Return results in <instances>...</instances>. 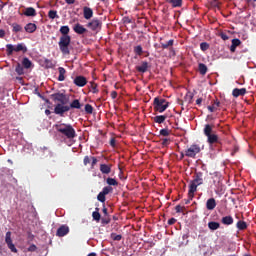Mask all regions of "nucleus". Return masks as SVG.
I'll return each instance as SVG.
<instances>
[{"mask_svg":"<svg viewBox=\"0 0 256 256\" xmlns=\"http://www.w3.org/2000/svg\"><path fill=\"white\" fill-rule=\"evenodd\" d=\"M111 97H112V99H117V92L116 91H112L111 92Z\"/></svg>","mask_w":256,"mask_h":256,"instance_id":"69168bd1","label":"nucleus"},{"mask_svg":"<svg viewBox=\"0 0 256 256\" xmlns=\"http://www.w3.org/2000/svg\"><path fill=\"white\" fill-rule=\"evenodd\" d=\"M215 109H217L215 106H208V111H210V113H213L215 111Z\"/></svg>","mask_w":256,"mask_h":256,"instance_id":"e2e57ef3","label":"nucleus"},{"mask_svg":"<svg viewBox=\"0 0 256 256\" xmlns=\"http://www.w3.org/2000/svg\"><path fill=\"white\" fill-rule=\"evenodd\" d=\"M14 33H19L20 31H23V27L17 23L12 24Z\"/></svg>","mask_w":256,"mask_h":256,"instance_id":"58836bf2","label":"nucleus"},{"mask_svg":"<svg viewBox=\"0 0 256 256\" xmlns=\"http://www.w3.org/2000/svg\"><path fill=\"white\" fill-rule=\"evenodd\" d=\"M28 251H30L31 253L37 251V246L35 244L30 245Z\"/></svg>","mask_w":256,"mask_h":256,"instance_id":"864d4df0","label":"nucleus"},{"mask_svg":"<svg viewBox=\"0 0 256 256\" xmlns=\"http://www.w3.org/2000/svg\"><path fill=\"white\" fill-rule=\"evenodd\" d=\"M169 143H171V139L163 138L161 145H162V147H169Z\"/></svg>","mask_w":256,"mask_h":256,"instance_id":"c03bdc74","label":"nucleus"},{"mask_svg":"<svg viewBox=\"0 0 256 256\" xmlns=\"http://www.w3.org/2000/svg\"><path fill=\"white\" fill-rule=\"evenodd\" d=\"M208 227L211 231H217V229L221 227V224H219V222L211 221L208 223Z\"/></svg>","mask_w":256,"mask_h":256,"instance_id":"c85d7f7f","label":"nucleus"},{"mask_svg":"<svg viewBox=\"0 0 256 256\" xmlns=\"http://www.w3.org/2000/svg\"><path fill=\"white\" fill-rule=\"evenodd\" d=\"M44 64L46 69H53V67H55L53 60H50V59H45Z\"/></svg>","mask_w":256,"mask_h":256,"instance_id":"f704fd0d","label":"nucleus"},{"mask_svg":"<svg viewBox=\"0 0 256 256\" xmlns=\"http://www.w3.org/2000/svg\"><path fill=\"white\" fill-rule=\"evenodd\" d=\"M58 131L63 139H69V141H73L77 137L75 129H59Z\"/></svg>","mask_w":256,"mask_h":256,"instance_id":"0eeeda50","label":"nucleus"},{"mask_svg":"<svg viewBox=\"0 0 256 256\" xmlns=\"http://www.w3.org/2000/svg\"><path fill=\"white\" fill-rule=\"evenodd\" d=\"M98 201H100V203H105L106 198H105V194H103L102 192H100L97 196Z\"/></svg>","mask_w":256,"mask_h":256,"instance_id":"a18cd8bd","label":"nucleus"},{"mask_svg":"<svg viewBox=\"0 0 256 256\" xmlns=\"http://www.w3.org/2000/svg\"><path fill=\"white\" fill-rule=\"evenodd\" d=\"M58 73H59L58 81H64L65 75H67V70H65V68H63V67H59Z\"/></svg>","mask_w":256,"mask_h":256,"instance_id":"b1692460","label":"nucleus"},{"mask_svg":"<svg viewBox=\"0 0 256 256\" xmlns=\"http://www.w3.org/2000/svg\"><path fill=\"white\" fill-rule=\"evenodd\" d=\"M84 109L85 113H87L88 115L93 114V106L91 104H86Z\"/></svg>","mask_w":256,"mask_h":256,"instance_id":"a19ab883","label":"nucleus"},{"mask_svg":"<svg viewBox=\"0 0 256 256\" xmlns=\"http://www.w3.org/2000/svg\"><path fill=\"white\" fill-rule=\"evenodd\" d=\"M201 153V146L199 144H192L185 150V155L190 159H195Z\"/></svg>","mask_w":256,"mask_h":256,"instance_id":"39448f33","label":"nucleus"},{"mask_svg":"<svg viewBox=\"0 0 256 256\" xmlns=\"http://www.w3.org/2000/svg\"><path fill=\"white\" fill-rule=\"evenodd\" d=\"M233 47H239V45H241V40H239L238 38L232 39V44Z\"/></svg>","mask_w":256,"mask_h":256,"instance_id":"49530a36","label":"nucleus"},{"mask_svg":"<svg viewBox=\"0 0 256 256\" xmlns=\"http://www.w3.org/2000/svg\"><path fill=\"white\" fill-rule=\"evenodd\" d=\"M215 207H217V201L215 200V198H210L206 201V209L208 211H213Z\"/></svg>","mask_w":256,"mask_h":256,"instance_id":"f3484780","label":"nucleus"},{"mask_svg":"<svg viewBox=\"0 0 256 256\" xmlns=\"http://www.w3.org/2000/svg\"><path fill=\"white\" fill-rule=\"evenodd\" d=\"M70 31L71 29L69 26L60 27V33L62 36L60 37L58 46L62 55H71V37L69 35Z\"/></svg>","mask_w":256,"mask_h":256,"instance_id":"f257e3e1","label":"nucleus"},{"mask_svg":"<svg viewBox=\"0 0 256 256\" xmlns=\"http://www.w3.org/2000/svg\"><path fill=\"white\" fill-rule=\"evenodd\" d=\"M48 17L49 19H59V14H57V10H49Z\"/></svg>","mask_w":256,"mask_h":256,"instance_id":"473e14b6","label":"nucleus"},{"mask_svg":"<svg viewBox=\"0 0 256 256\" xmlns=\"http://www.w3.org/2000/svg\"><path fill=\"white\" fill-rule=\"evenodd\" d=\"M97 83L95 82H90L89 89L92 90V93H99V89L97 88Z\"/></svg>","mask_w":256,"mask_h":256,"instance_id":"4c0bfd02","label":"nucleus"},{"mask_svg":"<svg viewBox=\"0 0 256 256\" xmlns=\"http://www.w3.org/2000/svg\"><path fill=\"white\" fill-rule=\"evenodd\" d=\"M111 239H113V241H121V239H123V236H121L120 234H111Z\"/></svg>","mask_w":256,"mask_h":256,"instance_id":"09e8293b","label":"nucleus"},{"mask_svg":"<svg viewBox=\"0 0 256 256\" xmlns=\"http://www.w3.org/2000/svg\"><path fill=\"white\" fill-rule=\"evenodd\" d=\"M154 111L163 113L169 107V102L164 98L155 97L153 101Z\"/></svg>","mask_w":256,"mask_h":256,"instance_id":"7ed1b4c3","label":"nucleus"},{"mask_svg":"<svg viewBox=\"0 0 256 256\" xmlns=\"http://www.w3.org/2000/svg\"><path fill=\"white\" fill-rule=\"evenodd\" d=\"M203 172H195L193 180L190 181L188 197L193 199L195 197V193L197 191V187L203 185L204 182Z\"/></svg>","mask_w":256,"mask_h":256,"instance_id":"f03ea898","label":"nucleus"},{"mask_svg":"<svg viewBox=\"0 0 256 256\" xmlns=\"http://www.w3.org/2000/svg\"><path fill=\"white\" fill-rule=\"evenodd\" d=\"M176 213H184L185 212V206L177 205L175 207Z\"/></svg>","mask_w":256,"mask_h":256,"instance_id":"de8ad7c7","label":"nucleus"},{"mask_svg":"<svg viewBox=\"0 0 256 256\" xmlns=\"http://www.w3.org/2000/svg\"><path fill=\"white\" fill-rule=\"evenodd\" d=\"M70 109H81V107H83V105L81 104V102H79V100L75 99L72 101V103H70Z\"/></svg>","mask_w":256,"mask_h":256,"instance_id":"bb28decb","label":"nucleus"},{"mask_svg":"<svg viewBox=\"0 0 256 256\" xmlns=\"http://www.w3.org/2000/svg\"><path fill=\"white\" fill-rule=\"evenodd\" d=\"M5 37V30L0 29V39H3Z\"/></svg>","mask_w":256,"mask_h":256,"instance_id":"0e129e2a","label":"nucleus"},{"mask_svg":"<svg viewBox=\"0 0 256 256\" xmlns=\"http://www.w3.org/2000/svg\"><path fill=\"white\" fill-rule=\"evenodd\" d=\"M60 129H73V127L71 125L62 124L60 125Z\"/></svg>","mask_w":256,"mask_h":256,"instance_id":"13d9d810","label":"nucleus"},{"mask_svg":"<svg viewBox=\"0 0 256 256\" xmlns=\"http://www.w3.org/2000/svg\"><path fill=\"white\" fill-rule=\"evenodd\" d=\"M191 201H193V198L188 196V199H185L184 203H185V205H189V203H191Z\"/></svg>","mask_w":256,"mask_h":256,"instance_id":"052dcab7","label":"nucleus"},{"mask_svg":"<svg viewBox=\"0 0 256 256\" xmlns=\"http://www.w3.org/2000/svg\"><path fill=\"white\" fill-rule=\"evenodd\" d=\"M6 51L7 55H13V51L16 53H19V51H22L23 53H27V46L24 44H17V46H13V44H7L6 45Z\"/></svg>","mask_w":256,"mask_h":256,"instance_id":"423d86ee","label":"nucleus"},{"mask_svg":"<svg viewBox=\"0 0 256 256\" xmlns=\"http://www.w3.org/2000/svg\"><path fill=\"white\" fill-rule=\"evenodd\" d=\"M22 67H23L24 69H32V67H33V62H31V60H29V58L24 57V58L22 59Z\"/></svg>","mask_w":256,"mask_h":256,"instance_id":"412c9836","label":"nucleus"},{"mask_svg":"<svg viewBox=\"0 0 256 256\" xmlns=\"http://www.w3.org/2000/svg\"><path fill=\"white\" fill-rule=\"evenodd\" d=\"M134 53L139 56L143 55V47L141 45L134 47Z\"/></svg>","mask_w":256,"mask_h":256,"instance_id":"ea45409f","label":"nucleus"},{"mask_svg":"<svg viewBox=\"0 0 256 256\" xmlns=\"http://www.w3.org/2000/svg\"><path fill=\"white\" fill-rule=\"evenodd\" d=\"M237 229H239V231H244V229H247V222L245 221H238L236 224Z\"/></svg>","mask_w":256,"mask_h":256,"instance_id":"7c9ffc66","label":"nucleus"},{"mask_svg":"<svg viewBox=\"0 0 256 256\" xmlns=\"http://www.w3.org/2000/svg\"><path fill=\"white\" fill-rule=\"evenodd\" d=\"M221 223L223 225H233V218L231 216H225L222 218Z\"/></svg>","mask_w":256,"mask_h":256,"instance_id":"c756f323","label":"nucleus"},{"mask_svg":"<svg viewBox=\"0 0 256 256\" xmlns=\"http://www.w3.org/2000/svg\"><path fill=\"white\" fill-rule=\"evenodd\" d=\"M91 169H94V167L97 165V159L94 156H91Z\"/></svg>","mask_w":256,"mask_h":256,"instance_id":"603ef678","label":"nucleus"},{"mask_svg":"<svg viewBox=\"0 0 256 256\" xmlns=\"http://www.w3.org/2000/svg\"><path fill=\"white\" fill-rule=\"evenodd\" d=\"M220 105H221V102L219 100H215L212 106H214V108L217 109V107H219Z\"/></svg>","mask_w":256,"mask_h":256,"instance_id":"bf43d9fd","label":"nucleus"},{"mask_svg":"<svg viewBox=\"0 0 256 256\" xmlns=\"http://www.w3.org/2000/svg\"><path fill=\"white\" fill-rule=\"evenodd\" d=\"M124 23H127V24L131 23L130 18L129 17H125L124 18Z\"/></svg>","mask_w":256,"mask_h":256,"instance_id":"774afa93","label":"nucleus"},{"mask_svg":"<svg viewBox=\"0 0 256 256\" xmlns=\"http://www.w3.org/2000/svg\"><path fill=\"white\" fill-rule=\"evenodd\" d=\"M103 26V22L101 20L94 18L92 21L87 23L88 29H91V31L99 32L101 31V27Z\"/></svg>","mask_w":256,"mask_h":256,"instance_id":"1a4fd4ad","label":"nucleus"},{"mask_svg":"<svg viewBox=\"0 0 256 256\" xmlns=\"http://www.w3.org/2000/svg\"><path fill=\"white\" fill-rule=\"evenodd\" d=\"M24 29L26 33H35V31H37V25L35 23H28Z\"/></svg>","mask_w":256,"mask_h":256,"instance_id":"aec40b11","label":"nucleus"},{"mask_svg":"<svg viewBox=\"0 0 256 256\" xmlns=\"http://www.w3.org/2000/svg\"><path fill=\"white\" fill-rule=\"evenodd\" d=\"M15 72L17 73V75H25V68L23 67V65H21V63L18 62L16 64Z\"/></svg>","mask_w":256,"mask_h":256,"instance_id":"393cba45","label":"nucleus"},{"mask_svg":"<svg viewBox=\"0 0 256 256\" xmlns=\"http://www.w3.org/2000/svg\"><path fill=\"white\" fill-rule=\"evenodd\" d=\"M101 193L103 194V195H109V193H113V187H111V186H105L103 189H102V191H101Z\"/></svg>","mask_w":256,"mask_h":256,"instance_id":"c9c22d12","label":"nucleus"},{"mask_svg":"<svg viewBox=\"0 0 256 256\" xmlns=\"http://www.w3.org/2000/svg\"><path fill=\"white\" fill-rule=\"evenodd\" d=\"M200 75H207V65L200 63L198 66Z\"/></svg>","mask_w":256,"mask_h":256,"instance_id":"2f4dec72","label":"nucleus"},{"mask_svg":"<svg viewBox=\"0 0 256 256\" xmlns=\"http://www.w3.org/2000/svg\"><path fill=\"white\" fill-rule=\"evenodd\" d=\"M106 183L107 185H109V187H117L119 185V182H117L115 178H111V177H108L106 179Z\"/></svg>","mask_w":256,"mask_h":256,"instance_id":"a878e982","label":"nucleus"},{"mask_svg":"<svg viewBox=\"0 0 256 256\" xmlns=\"http://www.w3.org/2000/svg\"><path fill=\"white\" fill-rule=\"evenodd\" d=\"M169 3L172 7H181V5H183V0H170Z\"/></svg>","mask_w":256,"mask_h":256,"instance_id":"e433bc0d","label":"nucleus"},{"mask_svg":"<svg viewBox=\"0 0 256 256\" xmlns=\"http://www.w3.org/2000/svg\"><path fill=\"white\" fill-rule=\"evenodd\" d=\"M73 83L76 87H85V85H87V78L82 75L76 76Z\"/></svg>","mask_w":256,"mask_h":256,"instance_id":"f8f14e48","label":"nucleus"},{"mask_svg":"<svg viewBox=\"0 0 256 256\" xmlns=\"http://www.w3.org/2000/svg\"><path fill=\"white\" fill-rule=\"evenodd\" d=\"M74 33H77V35H84V33H87V28L83 27L80 23H77L73 27Z\"/></svg>","mask_w":256,"mask_h":256,"instance_id":"4468645a","label":"nucleus"},{"mask_svg":"<svg viewBox=\"0 0 256 256\" xmlns=\"http://www.w3.org/2000/svg\"><path fill=\"white\" fill-rule=\"evenodd\" d=\"M92 218L94 221H97V223L101 221V213H99V208H95V211L92 213Z\"/></svg>","mask_w":256,"mask_h":256,"instance_id":"cd10ccee","label":"nucleus"},{"mask_svg":"<svg viewBox=\"0 0 256 256\" xmlns=\"http://www.w3.org/2000/svg\"><path fill=\"white\" fill-rule=\"evenodd\" d=\"M100 171L104 175H109V173H111V166H109L107 164H101L100 165Z\"/></svg>","mask_w":256,"mask_h":256,"instance_id":"5701e85b","label":"nucleus"},{"mask_svg":"<svg viewBox=\"0 0 256 256\" xmlns=\"http://www.w3.org/2000/svg\"><path fill=\"white\" fill-rule=\"evenodd\" d=\"M160 135H162V137H169V135H171V130H169V129H161L160 130Z\"/></svg>","mask_w":256,"mask_h":256,"instance_id":"79ce46f5","label":"nucleus"},{"mask_svg":"<svg viewBox=\"0 0 256 256\" xmlns=\"http://www.w3.org/2000/svg\"><path fill=\"white\" fill-rule=\"evenodd\" d=\"M204 135L207 137V143H209V145L219 143V135H217L213 129H204Z\"/></svg>","mask_w":256,"mask_h":256,"instance_id":"20e7f679","label":"nucleus"},{"mask_svg":"<svg viewBox=\"0 0 256 256\" xmlns=\"http://www.w3.org/2000/svg\"><path fill=\"white\" fill-rule=\"evenodd\" d=\"M65 235H69V226L62 225L57 229L56 236L65 237Z\"/></svg>","mask_w":256,"mask_h":256,"instance_id":"ddd939ff","label":"nucleus"},{"mask_svg":"<svg viewBox=\"0 0 256 256\" xmlns=\"http://www.w3.org/2000/svg\"><path fill=\"white\" fill-rule=\"evenodd\" d=\"M89 163H91V157L85 156V157H84V160H83V164H84L85 166H87V165H89Z\"/></svg>","mask_w":256,"mask_h":256,"instance_id":"3c124183","label":"nucleus"},{"mask_svg":"<svg viewBox=\"0 0 256 256\" xmlns=\"http://www.w3.org/2000/svg\"><path fill=\"white\" fill-rule=\"evenodd\" d=\"M184 100L187 101L188 103H191V101H193V94L192 93H188L185 95Z\"/></svg>","mask_w":256,"mask_h":256,"instance_id":"8fccbe9b","label":"nucleus"},{"mask_svg":"<svg viewBox=\"0 0 256 256\" xmlns=\"http://www.w3.org/2000/svg\"><path fill=\"white\" fill-rule=\"evenodd\" d=\"M71 107L65 105V104H57L54 108V113L56 115H60L63 117L64 113H67V111H70Z\"/></svg>","mask_w":256,"mask_h":256,"instance_id":"9b49d317","label":"nucleus"},{"mask_svg":"<svg viewBox=\"0 0 256 256\" xmlns=\"http://www.w3.org/2000/svg\"><path fill=\"white\" fill-rule=\"evenodd\" d=\"M111 223V219L102 218V225H109Z\"/></svg>","mask_w":256,"mask_h":256,"instance_id":"4d7b16f0","label":"nucleus"},{"mask_svg":"<svg viewBox=\"0 0 256 256\" xmlns=\"http://www.w3.org/2000/svg\"><path fill=\"white\" fill-rule=\"evenodd\" d=\"M165 119H167L166 115H159V116L154 117L155 123H159V124L164 123Z\"/></svg>","mask_w":256,"mask_h":256,"instance_id":"72a5a7b5","label":"nucleus"},{"mask_svg":"<svg viewBox=\"0 0 256 256\" xmlns=\"http://www.w3.org/2000/svg\"><path fill=\"white\" fill-rule=\"evenodd\" d=\"M247 93V89L246 88H235L233 91H232V95L233 97H243V95H245Z\"/></svg>","mask_w":256,"mask_h":256,"instance_id":"6ab92c4d","label":"nucleus"},{"mask_svg":"<svg viewBox=\"0 0 256 256\" xmlns=\"http://www.w3.org/2000/svg\"><path fill=\"white\" fill-rule=\"evenodd\" d=\"M174 44H175V40L173 39H170L166 43H163V42L160 43L162 49H173Z\"/></svg>","mask_w":256,"mask_h":256,"instance_id":"4be33fe9","label":"nucleus"},{"mask_svg":"<svg viewBox=\"0 0 256 256\" xmlns=\"http://www.w3.org/2000/svg\"><path fill=\"white\" fill-rule=\"evenodd\" d=\"M200 49H201V51H207V50H209V43H207V42H202V43L200 44Z\"/></svg>","mask_w":256,"mask_h":256,"instance_id":"37998d69","label":"nucleus"},{"mask_svg":"<svg viewBox=\"0 0 256 256\" xmlns=\"http://www.w3.org/2000/svg\"><path fill=\"white\" fill-rule=\"evenodd\" d=\"M149 69V62L143 61L140 66H136V71L138 73H147Z\"/></svg>","mask_w":256,"mask_h":256,"instance_id":"2eb2a0df","label":"nucleus"},{"mask_svg":"<svg viewBox=\"0 0 256 256\" xmlns=\"http://www.w3.org/2000/svg\"><path fill=\"white\" fill-rule=\"evenodd\" d=\"M83 17H84V19L89 21V19H91L93 17V9L85 6L83 8Z\"/></svg>","mask_w":256,"mask_h":256,"instance_id":"dca6fc26","label":"nucleus"},{"mask_svg":"<svg viewBox=\"0 0 256 256\" xmlns=\"http://www.w3.org/2000/svg\"><path fill=\"white\" fill-rule=\"evenodd\" d=\"M23 15H25V17H37V10L33 7H28L23 12Z\"/></svg>","mask_w":256,"mask_h":256,"instance_id":"a211bd4d","label":"nucleus"},{"mask_svg":"<svg viewBox=\"0 0 256 256\" xmlns=\"http://www.w3.org/2000/svg\"><path fill=\"white\" fill-rule=\"evenodd\" d=\"M176 223H177V219H175V218H170L168 220V225H175Z\"/></svg>","mask_w":256,"mask_h":256,"instance_id":"6e6d98bb","label":"nucleus"},{"mask_svg":"<svg viewBox=\"0 0 256 256\" xmlns=\"http://www.w3.org/2000/svg\"><path fill=\"white\" fill-rule=\"evenodd\" d=\"M11 235H12L11 231L6 232L5 243L8 249L12 251V253H17V248L15 247V244H13V239H11Z\"/></svg>","mask_w":256,"mask_h":256,"instance_id":"9d476101","label":"nucleus"},{"mask_svg":"<svg viewBox=\"0 0 256 256\" xmlns=\"http://www.w3.org/2000/svg\"><path fill=\"white\" fill-rule=\"evenodd\" d=\"M220 37H221V39H222L223 41L229 40V36H228L226 33H221V34H220Z\"/></svg>","mask_w":256,"mask_h":256,"instance_id":"5fc2aeb1","label":"nucleus"},{"mask_svg":"<svg viewBox=\"0 0 256 256\" xmlns=\"http://www.w3.org/2000/svg\"><path fill=\"white\" fill-rule=\"evenodd\" d=\"M110 145H111V147H115V146H116V140H115V138H111V140H110Z\"/></svg>","mask_w":256,"mask_h":256,"instance_id":"680f3d73","label":"nucleus"},{"mask_svg":"<svg viewBox=\"0 0 256 256\" xmlns=\"http://www.w3.org/2000/svg\"><path fill=\"white\" fill-rule=\"evenodd\" d=\"M201 103H203V98H198L196 100V105H201Z\"/></svg>","mask_w":256,"mask_h":256,"instance_id":"338daca9","label":"nucleus"},{"mask_svg":"<svg viewBox=\"0 0 256 256\" xmlns=\"http://www.w3.org/2000/svg\"><path fill=\"white\" fill-rule=\"evenodd\" d=\"M51 99H53V101L55 103H60L62 105H67V103H69V98H67V95L63 94V93H54L51 94Z\"/></svg>","mask_w":256,"mask_h":256,"instance_id":"6e6552de","label":"nucleus"}]
</instances>
